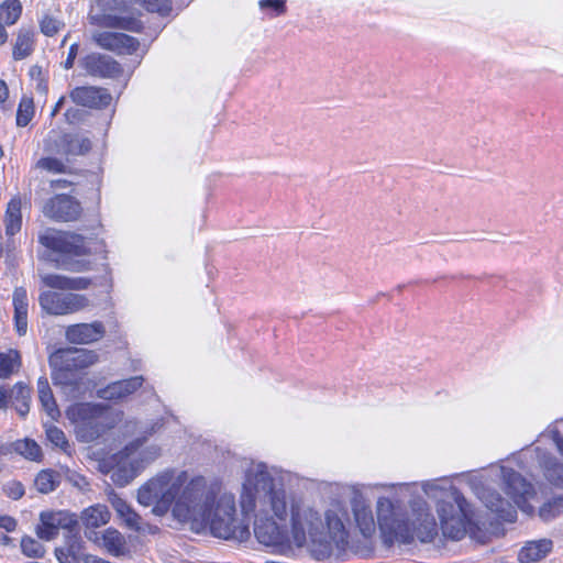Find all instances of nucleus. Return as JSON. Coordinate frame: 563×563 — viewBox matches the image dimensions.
Listing matches in <instances>:
<instances>
[{"label": "nucleus", "instance_id": "nucleus-3", "mask_svg": "<svg viewBox=\"0 0 563 563\" xmlns=\"http://www.w3.org/2000/svg\"><path fill=\"white\" fill-rule=\"evenodd\" d=\"M377 522L384 541L389 545L395 541L411 543L417 537L421 542H431L438 536V523L429 509L415 510L410 521L387 497L377 500Z\"/></svg>", "mask_w": 563, "mask_h": 563}, {"label": "nucleus", "instance_id": "nucleus-21", "mask_svg": "<svg viewBox=\"0 0 563 563\" xmlns=\"http://www.w3.org/2000/svg\"><path fill=\"white\" fill-rule=\"evenodd\" d=\"M13 323L19 336L27 332L29 298L24 287H15L12 294Z\"/></svg>", "mask_w": 563, "mask_h": 563}, {"label": "nucleus", "instance_id": "nucleus-13", "mask_svg": "<svg viewBox=\"0 0 563 563\" xmlns=\"http://www.w3.org/2000/svg\"><path fill=\"white\" fill-rule=\"evenodd\" d=\"M92 41L98 47L120 56L133 55L141 46L136 37L114 31L96 32L92 35Z\"/></svg>", "mask_w": 563, "mask_h": 563}, {"label": "nucleus", "instance_id": "nucleus-42", "mask_svg": "<svg viewBox=\"0 0 563 563\" xmlns=\"http://www.w3.org/2000/svg\"><path fill=\"white\" fill-rule=\"evenodd\" d=\"M41 32L48 37L56 35L64 26L65 23L49 14H43L38 21Z\"/></svg>", "mask_w": 563, "mask_h": 563}, {"label": "nucleus", "instance_id": "nucleus-53", "mask_svg": "<svg viewBox=\"0 0 563 563\" xmlns=\"http://www.w3.org/2000/svg\"><path fill=\"white\" fill-rule=\"evenodd\" d=\"M78 51H79V44L78 43H74V44L70 45V47L68 49V54H67L66 60L64 62V68L65 69L73 68L75 59H76L77 54H78Z\"/></svg>", "mask_w": 563, "mask_h": 563}, {"label": "nucleus", "instance_id": "nucleus-25", "mask_svg": "<svg viewBox=\"0 0 563 563\" xmlns=\"http://www.w3.org/2000/svg\"><path fill=\"white\" fill-rule=\"evenodd\" d=\"M552 549L553 542L550 539L528 541L519 550L517 560L520 563H534L544 559Z\"/></svg>", "mask_w": 563, "mask_h": 563}, {"label": "nucleus", "instance_id": "nucleus-45", "mask_svg": "<svg viewBox=\"0 0 563 563\" xmlns=\"http://www.w3.org/2000/svg\"><path fill=\"white\" fill-rule=\"evenodd\" d=\"M142 5L148 12H156L161 15H167L170 13L173 7L170 0H140Z\"/></svg>", "mask_w": 563, "mask_h": 563}, {"label": "nucleus", "instance_id": "nucleus-34", "mask_svg": "<svg viewBox=\"0 0 563 563\" xmlns=\"http://www.w3.org/2000/svg\"><path fill=\"white\" fill-rule=\"evenodd\" d=\"M22 367V356L16 349L0 352V379L10 378Z\"/></svg>", "mask_w": 563, "mask_h": 563}, {"label": "nucleus", "instance_id": "nucleus-57", "mask_svg": "<svg viewBox=\"0 0 563 563\" xmlns=\"http://www.w3.org/2000/svg\"><path fill=\"white\" fill-rule=\"evenodd\" d=\"M495 512L498 515V517H500L501 519L509 521V522H514L517 518V511L512 507L510 508V510L507 512L506 516L503 515V509H499V508H496Z\"/></svg>", "mask_w": 563, "mask_h": 563}, {"label": "nucleus", "instance_id": "nucleus-38", "mask_svg": "<svg viewBox=\"0 0 563 563\" xmlns=\"http://www.w3.org/2000/svg\"><path fill=\"white\" fill-rule=\"evenodd\" d=\"M59 483V474L51 468L40 471L34 481L36 489L42 494L52 493Z\"/></svg>", "mask_w": 563, "mask_h": 563}, {"label": "nucleus", "instance_id": "nucleus-47", "mask_svg": "<svg viewBox=\"0 0 563 563\" xmlns=\"http://www.w3.org/2000/svg\"><path fill=\"white\" fill-rule=\"evenodd\" d=\"M30 75L32 77H34L35 79V90L42 95V96H46L47 92H48V80L47 78L43 75L42 73V69L41 67L38 66H33L31 69H30Z\"/></svg>", "mask_w": 563, "mask_h": 563}, {"label": "nucleus", "instance_id": "nucleus-26", "mask_svg": "<svg viewBox=\"0 0 563 563\" xmlns=\"http://www.w3.org/2000/svg\"><path fill=\"white\" fill-rule=\"evenodd\" d=\"M62 153L69 156H81L88 154L92 148V142L89 137L77 133H64L60 136Z\"/></svg>", "mask_w": 563, "mask_h": 563}, {"label": "nucleus", "instance_id": "nucleus-11", "mask_svg": "<svg viewBox=\"0 0 563 563\" xmlns=\"http://www.w3.org/2000/svg\"><path fill=\"white\" fill-rule=\"evenodd\" d=\"M38 303L47 314L66 316L88 307L89 299L86 295L46 290L40 294Z\"/></svg>", "mask_w": 563, "mask_h": 563}, {"label": "nucleus", "instance_id": "nucleus-59", "mask_svg": "<svg viewBox=\"0 0 563 563\" xmlns=\"http://www.w3.org/2000/svg\"><path fill=\"white\" fill-rule=\"evenodd\" d=\"M7 26V24L0 21V46H3L8 42L9 34L5 29Z\"/></svg>", "mask_w": 563, "mask_h": 563}, {"label": "nucleus", "instance_id": "nucleus-19", "mask_svg": "<svg viewBox=\"0 0 563 563\" xmlns=\"http://www.w3.org/2000/svg\"><path fill=\"white\" fill-rule=\"evenodd\" d=\"M552 440L562 456L559 462L552 454L543 453L540 456V466L543 470L545 478L553 485L563 487V435L559 430L552 431Z\"/></svg>", "mask_w": 563, "mask_h": 563}, {"label": "nucleus", "instance_id": "nucleus-22", "mask_svg": "<svg viewBox=\"0 0 563 563\" xmlns=\"http://www.w3.org/2000/svg\"><path fill=\"white\" fill-rule=\"evenodd\" d=\"M111 519V512L109 508L103 504H95L85 508L80 514V520L86 529V534L89 539H92L91 534L95 536V529L106 526Z\"/></svg>", "mask_w": 563, "mask_h": 563}, {"label": "nucleus", "instance_id": "nucleus-7", "mask_svg": "<svg viewBox=\"0 0 563 563\" xmlns=\"http://www.w3.org/2000/svg\"><path fill=\"white\" fill-rule=\"evenodd\" d=\"M325 523L328 528V536L323 532V525L321 526L316 541L310 537V551L312 555L322 561L331 556L333 544L338 548L344 547L349 542V532L344 526L342 518L335 510H328L325 512Z\"/></svg>", "mask_w": 563, "mask_h": 563}, {"label": "nucleus", "instance_id": "nucleus-10", "mask_svg": "<svg viewBox=\"0 0 563 563\" xmlns=\"http://www.w3.org/2000/svg\"><path fill=\"white\" fill-rule=\"evenodd\" d=\"M99 355L85 349H59L49 356V364L65 376H75L96 364Z\"/></svg>", "mask_w": 563, "mask_h": 563}, {"label": "nucleus", "instance_id": "nucleus-12", "mask_svg": "<svg viewBox=\"0 0 563 563\" xmlns=\"http://www.w3.org/2000/svg\"><path fill=\"white\" fill-rule=\"evenodd\" d=\"M43 213L55 221L73 222L80 218L82 208L75 197L66 194H57L45 202Z\"/></svg>", "mask_w": 563, "mask_h": 563}, {"label": "nucleus", "instance_id": "nucleus-62", "mask_svg": "<svg viewBox=\"0 0 563 563\" xmlns=\"http://www.w3.org/2000/svg\"><path fill=\"white\" fill-rule=\"evenodd\" d=\"M3 156V150L2 147L0 146V158Z\"/></svg>", "mask_w": 563, "mask_h": 563}, {"label": "nucleus", "instance_id": "nucleus-8", "mask_svg": "<svg viewBox=\"0 0 563 563\" xmlns=\"http://www.w3.org/2000/svg\"><path fill=\"white\" fill-rule=\"evenodd\" d=\"M466 506V499L460 492L454 493V501H439L437 511L445 538L459 541L465 537L468 521Z\"/></svg>", "mask_w": 563, "mask_h": 563}, {"label": "nucleus", "instance_id": "nucleus-46", "mask_svg": "<svg viewBox=\"0 0 563 563\" xmlns=\"http://www.w3.org/2000/svg\"><path fill=\"white\" fill-rule=\"evenodd\" d=\"M2 490H3L4 495L12 500H19L25 494L24 485L20 481H16V479L7 482L3 485Z\"/></svg>", "mask_w": 563, "mask_h": 563}, {"label": "nucleus", "instance_id": "nucleus-16", "mask_svg": "<svg viewBox=\"0 0 563 563\" xmlns=\"http://www.w3.org/2000/svg\"><path fill=\"white\" fill-rule=\"evenodd\" d=\"M69 98L77 106L96 110L106 109L112 102L110 91L98 86H77L69 91Z\"/></svg>", "mask_w": 563, "mask_h": 563}, {"label": "nucleus", "instance_id": "nucleus-54", "mask_svg": "<svg viewBox=\"0 0 563 563\" xmlns=\"http://www.w3.org/2000/svg\"><path fill=\"white\" fill-rule=\"evenodd\" d=\"M0 528L8 532H12L16 528V520L11 516H0Z\"/></svg>", "mask_w": 563, "mask_h": 563}, {"label": "nucleus", "instance_id": "nucleus-5", "mask_svg": "<svg viewBox=\"0 0 563 563\" xmlns=\"http://www.w3.org/2000/svg\"><path fill=\"white\" fill-rule=\"evenodd\" d=\"M201 520L209 523L210 531L216 538L246 541L251 534L249 522L236 517L235 498L231 494L220 496L212 507L210 517Z\"/></svg>", "mask_w": 563, "mask_h": 563}, {"label": "nucleus", "instance_id": "nucleus-37", "mask_svg": "<svg viewBox=\"0 0 563 563\" xmlns=\"http://www.w3.org/2000/svg\"><path fill=\"white\" fill-rule=\"evenodd\" d=\"M505 492L509 495L515 503H519L528 492L526 489V482L520 474L515 471H510L506 475V488Z\"/></svg>", "mask_w": 563, "mask_h": 563}, {"label": "nucleus", "instance_id": "nucleus-43", "mask_svg": "<svg viewBox=\"0 0 563 563\" xmlns=\"http://www.w3.org/2000/svg\"><path fill=\"white\" fill-rule=\"evenodd\" d=\"M35 168L43 169L52 174H64L67 172V166L64 162L52 156L40 158L35 163Z\"/></svg>", "mask_w": 563, "mask_h": 563}, {"label": "nucleus", "instance_id": "nucleus-27", "mask_svg": "<svg viewBox=\"0 0 563 563\" xmlns=\"http://www.w3.org/2000/svg\"><path fill=\"white\" fill-rule=\"evenodd\" d=\"M111 505L119 518L122 519L125 527L135 532H140L143 530L142 527V517L124 500L118 495H113L110 498Z\"/></svg>", "mask_w": 563, "mask_h": 563}, {"label": "nucleus", "instance_id": "nucleus-17", "mask_svg": "<svg viewBox=\"0 0 563 563\" xmlns=\"http://www.w3.org/2000/svg\"><path fill=\"white\" fill-rule=\"evenodd\" d=\"M77 525L75 516L63 511H45L40 515V523L36 527V534L42 540H53L58 536L60 528L71 529Z\"/></svg>", "mask_w": 563, "mask_h": 563}, {"label": "nucleus", "instance_id": "nucleus-4", "mask_svg": "<svg viewBox=\"0 0 563 563\" xmlns=\"http://www.w3.org/2000/svg\"><path fill=\"white\" fill-rule=\"evenodd\" d=\"M38 242L52 253L57 254L67 269L86 272L91 268L89 261L75 260L91 253L90 240L81 234L47 228L38 235Z\"/></svg>", "mask_w": 563, "mask_h": 563}, {"label": "nucleus", "instance_id": "nucleus-35", "mask_svg": "<svg viewBox=\"0 0 563 563\" xmlns=\"http://www.w3.org/2000/svg\"><path fill=\"white\" fill-rule=\"evenodd\" d=\"M12 448L15 453L20 454L29 461L37 463L43 461V451L40 444L33 439L24 438L16 440L12 443Z\"/></svg>", "mask_w": 563, "mask_h": 563}, {"label": "nucleus", "instance_id": "nucleus-55", "mask_svg": "<svg viewBox=\"0 0 563 563\" xmlns=\"http://www.w3.org/2000/svg\"><path fill=\"white\" fill-rule=\"evenodd\" d=\"M70 479L73 481L74 485L80 489H85L89 486L87 477L81 474L76 473L70 477Z\"/></svg>", "mask_w": 563, "mask_h": 563}, {"label": "nucleus", "instance_id": "nucleus-23", "mask_svg": "<svg viewBox=\"0 0 563 563\" xmlns=\"http://www.w3.org/2000/svg\"><path fill=\"white\" fill-rule=\"evenodd\" d=\"M93 541L100 544L110 555L119 558L129 553L124 536L115 528H107L100 536L96 534Z\"/></svg>", "mask_w": 563, "mask_h": 563}, {"label": "nucleus", "instance_id": "nucleus-52", "mask_svg": "<svg viewBox=\"0 0 563 563\" xmlns=\"http://www.w3.org/2000/svg\"><path fill=\"white\" fill-rule=\"evenodd\" d=\"M12 399L11 388L7 385H0V409H7Z\"/></svg>", "mask_w": 563, "mask_h": 563}, {"label": "nucleus", "instance_id": "nucleus-33", "mask_svg": "<svg viewBox=\"0 0 563 563\" xmlns=\"http://www.w3.org/2000/svg\"><path fill=\"white\" fill-rule=\"evenodd\" d=\"M12 399L11 405L16 412L22 417H26L30 411V402L32 396V388L23 382H18L11 387Z\"/></svg>", "mask_w": 563, "mask_h": 563}, {"label": "nucleus", "instance_id": "nucleus-51", "mask_svg": "<svg viewBox=\"0 0 563 563\" xmlns=\"http://www.w3.org/2000/svg\"><path fill=\"white\" fill-rule=\"evenodd\" d=\"M65 120L69 124H77L82 120L84 113L77 108H68L64 113Z\"/></svg>", "mask_w": 563, "mask_h": 563}, {"label": "nucleus", "instance_id": "nucleus-15", "mask_svg": "<svg viewBox=\"0 0 563 563\" xmlns=\"http://www.w3.org/2000/svg\"><path fill=\"white\" fill-rule=\"evenodd\" d=\"M84 69L93 77L118 79L123 76V66L112 56L90 53L82 58Z\"/></svg>", "mask_w": 563, "mask_h": 563}, {"label": "nucleus", "instance_id": "nucleus-39", "mask_svg": "<svg viewBox=\"0 0 563 563\" xmlns=\"http://www.w3.org/2000/svg\"><path fill=\"white\" fill-rule=\"evenodd\" d=\"M35 106L33 97L23 95L19 101L15 123L19 128H25L34 118Z\"/></svg>", "mask_w": 563, "mask_h": 563}, {"label": "nucleus", "instance_id": "nucleus-2", "mask_svg": "<svg viewBox=\"0 0 563 563\" xmlns=\"http://www.w3.org/2000/svg\"><path fill=\"white\" fill-rule=\"evenodd\" d=\"M322 526L321 515L300 499L290 500V530L286 522L273 517H258L254 521V534L260 543L272 547L279 553H286L294 547L302 548L310 537L316 541Z\"/></svg>", "mask_w": 563, "mask_h": 563}, {"label": "nucleus", "instance_id": "nucleus-6", "mask_svg": "<svg viewBox=\"0 0 563 563\" xmlns=\"http://www.w3.org/2000/svg\"><path fill=\"white\" fill-rule=\"evenodd\" d=\"M67 416L75 424L78 439L85 442L100 438L112 428L111 412L108 406L90 402L74 404Z\"/></svg>", "mask_w": 563, "mask_h": 563}, {"label": "nucleus", "instance_id": "nucleus-49", "mask_svg": "<svg viewBox=\"0 0 563 563\" xmlns=\"http://www.w3.org/2000/svg\"><path fill=\"white\" fill-rule=\"evenodd\" d=\"M258 4L262 10L271 9L273 16H278L286 12V0H261Z\"/></svg>", "mask_w": 563, "mask_h": 563}, {"label": "nucleus", "instance_id": "nucleus-31", "mask_svg": "<svg viewBox=\"0 0 563 563\" xmlns=\"http://www.w3.org/2000/svg\"><path fill=\"white\" fill-rule=\"evenodd\" d=\"M22 200L19 195L13 196L7 205L4 213L5 234L12 236L20 232L22 227Z\"/></svg>", "mask_w": 563, "mask_h": 563}, {"label": "nucleus", "instance_id": "nucleus-56", "mask_svg": "<svg viewBox=\"0 0 563 563\" xmlns=\"http://www.w3.org/2000/svg\"><path fill=\"white\" fill-rule=\"evenodd\" d=\"M9 99V88L7 82L0 78V106L4 109V103Z\"/></svg>", "mask_w": 563, "mask_h": 563}, {"label": "nucleus", "instance_id": "nucleus-29", "mask_svg": "<svg viewBox=\"0 0 563 563\" xmlns=\"http://www.w3.org/2000/svg\"><path fill=\"white\" fill-rule=\"evenodd\" d=\"M352 510L361 533L366 538L372 537L375 533L376 525L371 506L363 501H355Z\"/></svg>", "mask_w": 563, "mask_h": 563}, {"label": "nucleus", "instance_id": "nucleus-50", "mask_svg": "<svg viewBox=\"0 0 563 563\" xmlns=\"http://www.w3.org/2000/svg\"><path fill=\"white\" fill-rule=\"evenodd\" d=\"M55 554L59 563H79V560L65 547L57 548Z\"/></svg>", "mask_w": 563, "mask_h": 563}, {"label": "nucleus", "instance_id": "nucleus-30", "mask_svg": "<svg viewBox=\"0 0 563 563\" xmlns=\"http://www.w3.org/2000/svg\"><path fill=\"white\" fill-rule=\"evenodd\" d=\"M266 496L268 497L274 517L280 522H286L288 512L290 514L286 492L283 488H276L273 481L267 488Z\"/></svg>", "mask_w": 563, "mask_h": 563}, {"label": "nucleus", "instance_id": "nucleus-14", "mask_svg": "<svg viewBox=\"0 0 563 563\" xmlns=\"http://www.w3.org/2000/svg\"><path fill=\"white\" fill-rule=\"evenodd\" d=\"M273 477L267 473H256L252 477H249L243 484L240 506L242 509L243 518L245 522L250 523L251 517L253 516L256 508V500L260 492L263 490L265 494L268 486L272 484Z\"/></svg>", "mask_w": 563, "mask_h": 563}, {"label": "nucleus", "instance_id": "nucleus-44", "mask_svg": "<svg viewBox=\"0 0 563 563\" xmlns=\"http://www.w3.org/2000/svg\"><path fill=\"white\" fill-rule=\"evenodd\" d=\"M134 478V472L132 467L126 465H118L113 467L111 472V479L118 486H125Z\"/></svg>", "mask_w": 563, "mask_h": 563}, {"label": "nucleus", "instance_id": "nucleus-41", "mask_svg": "<svg viewBox=\"0 0 563 563\" xmlns=\"http://www.w3.org/2000/svg\"><path fill=\"white\" fill-rule=\"evenodd\" d=\"M44 427L47 441L64 452H68L70 445L64 431L52 423H46Z\"/></svg>", "mask_w": 563, "mask_h": 563}, {"label": "nucleus", "instance_id": "nucleus-63", "mask_svg": "<svg viewBox=\"0 0 563 563\" xmlns=\"http://www.w3.org/2000/svg\"><path fill=\"white\" fill-rule=\"evenodd\" d=\"M561 505L563 506V498H560Z\"/></svg>", "mask_w": 563, "mask_h": 563}, {"label": "nucleus", "instance_id": "nucleus-18", "mask_svg": "<svg viewBox=\"0 0 563 563\" xmlns=\"http://www.w3.org/2000/svg\"><path fill=\"white\" fill-rule=\"evenodd\" d=\"M106 335V327L101 321L70 324L65 330V338L73 344H91Z\"/></svg>", "mask_w": 563, "mask_h": 563}, {"label": "nucleus", "instance_id": "nucleus-61", "mask_svg": "<svg viewBox=\"0 0 563 563\" xmlns=\"http://www.w3.org/2000/svg\"><path fill=\"white\" fill-rule=\"evenodd\" d=\"M551 507H552V504H551V503H549V504H547L545 506H543V507L540 509V515H541L542 517H545V512L548 511V508H551Z\"/></svg>", "mask_w": 563, "mask_h": 563}, {"label": "nucleus", "instance_id": "nucleus-36", "mask_svg": "<svg viewBox=\"0 0 563 563\" xmlns=\"http://www.w3.org/2000/svg\"><path fill=\"white\" fill-rule=\"evenodd\" d=\"M23 12V4L21 0H2L0 2V21L8 26L18 23Z\"/></svg>", "mask_w": 563, "mask_h": 563}, {"label": "nucleus", "instance_id": "nucleus-58", "mask_svg": "<svg viewBox=\"0 0 563 563\" xmlns=\"http://www.w3.org/2000/svg\"><path fill=\"white\" fill-rule=\"evenodd\" d=\"M49 185H51V188L58 189V188L70 187L73 185V183L67 179H54L51 181Z\"/></svg>", "mask_w": 563, "mask_h": 563}, {"label": "nucleus", "instance_id": "nucleus-60", "mask_svg": "<svg viewBox=\"0 0 563 563\" xmlns=\"http://www.w3.org/2000/svg\"><path fill=\"white\" fill-rule=\"evenodd\" d=\"M65 99H66L65 96H62L57 100V102L55 103V106H54V108L52 110V113H51L52 117H54V115H56L58 113V111L60 110V108L63 107V104L65 102Z\"/></svg>", "mask_w": 563, "mask_h": 563}, {"label": "nucleus", "instance_id": "nucleus-20", "mask_svg": "<svg viewBox=\"0 0 563 563\" xmlns=\"http://www.w3.org/2000/svg\"><path fill=\"white\" fill-rule=\"evenodd\" d=\"M143 383L144 377L141 375L117 380L98 389L97 396L109 401H120L140 389Z\"/></svg>", "mask_w": 563, "mask_h": 563}, {"label": "nucleus", "instance_id": "nucleus-9", "mask_svg": "<svg viewBox=\"0 0 563 563\" xmlns=\"http://www.w3.org/2000/svg\"><path fill=\"white\" fill-rule=\"evenodd\" d=\"M97 5L102 11L96 18V24L109 30H123L132 33H143L144 23L140 19V13L130 11L125 15L112 13V11H126L123 0H96Z\"/></svg>", "mask_w": 563, "mask_h": 563}, {"label": "nucleus", "instance_id": "nucleus-40", "mask_svg": "<svg viewBox=\"0 0 563 563\" xmlns=\"http://www.w3.org/2000/svg\"><path fill=\"white\" fill-rule=\"evenodd\" d=\"M22 553L32 559H42L45 556V547L36 539L24 536L20 542Z\"/></svg>", "mask_w": 563, "mask_h": 563}, {"label": "nucleus", "instance_id": "nucleus-48", "mask_svg": "<svg viewBox=\"0 0 563 563\" xmlns=\"http://www.w3.org/2000/svg\"><path fill=\"white\" fill-rule=\"evenodd\" d=\"M65 548L68 549V551L75 555L79 561L84 558L85 555V545H84V541L81 539L80 536L78 534H75V536H71L65 543L64 545Z\"/></svg>", "mask_w": 563, "mask_h": 563}, {"label": "nucleus", "instance_id": "nucleus-28", "mask_svg": "<svg viewBox=\"0 0 563 563\" xmlns=\"http://www.w3.org/2000/svg\"><path fill=\"white\" fill-rule=\"evenodd\" d=\"M43 283L54 289L60 290H84L87 289L92 280L88 277H68L56 274H48L43 277Z\"/></svg>", "mask_w": 563, "mask_h": 563}, {"label": "nucleus", "instance_id": "nucleus-1", "mask_svg": "<svg viewBox=\"0 0 563 563\" xmlns=\"http://www.w3.org/2000/svg\"><path fill=\"white\" fill-rule=\"evenodd\" d=\"M217 494L208 488L203 476L188 481L186 471L166 470L150 478L137 490V501L153 506V512L163 516L173 509L180 521L206 519L212 514Z\"/></svg>", "mask_w": 563, "mask_h": 563}, {"label": "nucleus", "instance_id": "nucleus-32", "mask_svg": "<svg viewBox=\"0 0 563 563\" xmlns=\"http://www.w3.org/2000/svg\"><path fill=\"white\" fill-rule=\"evenodd\" d=\"M37 394L43 410L53 420H57L60 416V411L46 376H41L37 379Z\"/></svg>", "mask_w": 563, "mask_h": 563}, {"label": "nucleus", "instance_id": "nucleus-24", "mask_svg": "<svg viewBox=\"0 0 563 563\" xmlns=\"http://www.w3.org/2000/svg\"><path fill=\"white\" fill-rule=\"evenodd\" d=\"M35 31L32 26L20 27L12 45V58L23 60L31 56L35 49Z\"/></svg>", "mask_w": 563, "mask_h": 563}]
</instances>
